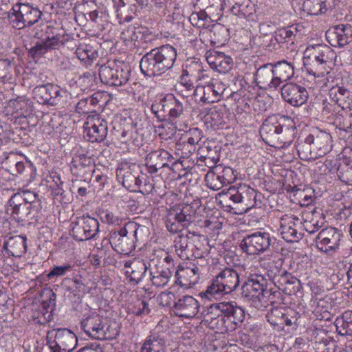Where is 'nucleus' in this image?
I'll use <instances>...</instances> for the list:
<instances>
[{"instance_id":"obj_1","label":"nucleus","mask_w":352,"mask_h":352,"mask_svg":"<svg viewBox=\"0 0 352 352\" xmlns=\"http://www.w3.org/2000/svg\"><path fill=\"white\" fill-rule=\"evenodd\" d=\"M6 212L16 221L22 224L38 221L42 210L39 195L29 190H19L12 195Z\"/></svg>"},{"instance_id":"obj_2","label":"nucleus","mask_w":352,"mask_h":352,"mask_svg":"<svg viewBox=\"0 0 352 352\" xmlns=\"http://www.w3.org/2000/svg\"><path fill=\"white\" fill-rule=\"evenodd\" d=\"M241 295L256 309L265 307L267 298L271 302H274L276 298L282 300L279 291L269 287L268 280L261 274H252L248 278L242 285Z\"/></svg>"},{"instance_id":"obj_3","label":"nucleus","mask_w":352,"mask_h":352,"mask_svg":"<svg viewBox=\"0 0 352 352\" xmlns=\"http://www.w3.org/2000/svg\"><path fill=\"white\" fill-rule=\"evenodd\" d=\"M176 57L175 49L169 45L153 49L142 56L141 72L147 76L161 75L173 66Z\"/></svg>"},{"instance_id":"obj_4","label":"nucleus","mask_w":352,"mask_h":352,"mask_svg":"<svg viewBox=\"0 0 352 352\" xmlns=\"http://www.w3.org/2000/svg\"><path fill=\"white\" fill-rule=\"evenodd\" d=\"M258 194L250 186L243 184L238 188L231 187L219 194L220 202L224 207L234 210L235 214L247 212L256 206Z\"/></svg>"},{"instance_id":"obj_5","label":"nucleus","mask_w":352,"mask_h":352,"mask_svg":"<svg viewBox=\"0 0 352 352\" xmlns=\"http://www.w3.org/2000/svg\"><path fill=\"white\" fill-rule=\"evenodd\" d=\"M335 52L327 45L317 44L307 47L303 57L306 71L314 76H323L331 69Z\"/></svg>"},{"instance_id":"obj_6","label":"nucleus","mask_w":352,"mask_h":352,"mask_svg":"<svg viewBox=\"0 0 352 352\" xmlns=\"http://www.w3.org/2000/svg\"><path fill=\"white\" fill-rule=\"evenodd\" d=\"M239 283L237 271L232 267H225L213 277L203 294L208 299L219 298L236 290Z\"/></svg>"},{"instance_id":"obj_7","label":"nucleus","mask_w":352,"mask_h":352,"mask_svg":"<svg viewBox=\"0 0 352 352\" xmlns=\"http://www.w3.org/2000/svg\"><path fill=\"white\" fill-rule=\"evenodd\" d=\"M201 239L204 240V237L195 232L177 235L174 240L176 254L184 260L204 257L206 251Z\"/></svg>"},{"instance_id":"obj_8","label":"nucleus","mask_w":352,"mask_h":352,"mask_svg":"<svg viewBox=\"0 0 352 352\" xmlns=\"http://www.w3.org/2000/svg\"><path fill=\"white\" fill-rule=\"evenodd\" d=\"M42 12L32 4L17 3L9 13V21L12 28L21 30L38 22Z\"/></svg>"},{"instance_id":"obj_9","label":"nucleus","mask_w":352,"mask_h":352,"mask_svg":"<svg viewBox=\"0 0 352 352\" xmlns=\"http://www.w3.org/2000/svg\"><path fill=\"white\" fill-rule=\"evenodd\" d=\"M195 210L189 204L175 206L170 208L166 217V227L170 232H181L193 221Z\"/></svg>"},{"instance_id":"obj_10","label":"nucleus","mask_w":352,"mask_h":352,"mask_svg":"<svg viewBox=\"0 0 352 352\" xmlns=\"http://www.w3.org/2000/svg\"><path fill=\"white\" fill-rule=\"evenodd\" d=\"M234 309L229 314H220L206 327L218 333L232 332L243 322L245 316V310L239 305H234Z\"/></svg>"},{"instance_id":"obj_11","label":"nucleus","mask_w":352,"mask_h":352,"mask_svg":"<svg viewBox=\"0 0 352 352\" xmlns=\"http://www.w3.org/2000/svg\"><path fill=\"white\" fill-rule=\"evenodd\" d=\"M99 222L89 215L77 217L70 224L72 236L76 241L94 239L99 232Z\"/></svg>"},{"instance_id":"obj_12","label":"nucleus","mask_w":352,"mask_h":352,"mask_svg":"<svg viewBox=\"0 0 352 352\" xmlns=\"http://www.w3.org/2000/svg\"><path fill=\"white\" fill-rule=\"evenodd\" d=\"M342 232L334 227H327L321 230L316 239L318 250L328 255L333 256L340 249Z\"/></svg>"},{"instance_id":"obj_13","label":"nucleus","mask_w":352,"mask_h":352,"mask_svg":"<svg viewBox=\"0 0 352 352\" xmlns=\"http://www.w3.org/2000/svg\"><path fill=\"white\" fill-rule=\"evenodd\" d=\"M271 242L270 233L258 231L245 236L242 239L240 247L248 254L258 255L270 249Z\"/></svg>"},{"instance_id":"obj_14","label":"nucleus","mask_w":352,"mask_h":352,"mask_svg":"<svg viewBox=\"0 0 352 352\" xmlns=\"http://www.w3.org/2000/svg\"><path fill=\"white\" fill-rule=\"evenodd\" d=\"M107 322V320L100 315H91L82 320L81 328L92 338L107 340L110 337L108 335L109 326Z\"/></svg>"},{"instance_id":"obj_15","label":"nucleus","mask_w":352,"mask_h":352,"mask_svg":"<svg viewBox=\"0 0 352 352\" xmlns=\"http://www.w3.org/2000/svg\"><path fill=\"white\" fill-rule=\"evenodd\" d=\"M141 170L140 167L136 164H122L120 167L116 170V176L124 187L128 190L137 192L138 188L140 187V179Z\"/></svg>"},{"instance_id":"obj_16","label":"nucleus","mask_w":352,"mask_h":352,"mask_svg":"<svg viewBox=\"0 0 352 352\" xmlns=\"http://www.w3.org/2000/svg\"><path fill=\"white\" fill-rule=\"evenodd\" d=\"M85 131L92 142H100L107 134V123L98 114L89 116L84 124Z\"/></svg>"},{"instance_id":"obj_17","label":"nucleus","mask_w":352,"mask_h":352,"mask_svg":"<svg viewBox=\"0 0 352 352\" xmlns=\"http://www.w3.org/2000/svg\"><path fill=\"white\" fill-rule=\"evenodd\" d=\"M76 344L77 337L74 333L67 329H59L49 346L52 352H72Z\"/></svg>"},{"instance_id":"obj_18","label":"nucleus","mask_w":352,"mask_h":352,"mask_svg":"<svg viewBox=\"0 0 352 352\" xmlns=\"http://www.w3.org/2000/svg\"><path fill=\"white\" fill-rule=\"evenodd\" d=\"M199 302L197 299L191 296L185 295L174 302L172 311L177 317L192 318L199 312Z\"/></svg>"},{"instance_id":"obj_19","label":"nucleus","mask_w":352,"mask_h":352,"mask_svg":"<svg viewBox=\"0 0 352 352\" xmlns=\"http://www.w3.org/2000/svg\"><path fill=\"white\" fill-rule=\"evenodd\" d=\"M326 38L333 47H344L352 41V25L339 24L326 32Z\"/></svg>"},{"instance_id":"obj_20","label":"nucleus","mask_w":352,"mask_h":352,"mask_svg":"<svg viewBox=\"0 0 352 352\" xmlns=\"http://www.w3.org/2000/svg\"><path fill=\"white\" fill-rule=\"evenodd\" d=\"M282 124V117L279 118L276 116L268 117L263 122L260 128V135L263 140L271 146H274V144L278 141L276 135L278 132V129Z\"/></svg>"},{"instance_id":"obj_21","label":"nucleus","mask_w":352,"mask_h":352,"mask_svg":"<svg viewBox=\"0 0 352 352\" xmlns=\"http://www.w3.org/2000/svg\"><path fill=\"white\" fill-rule=\"evenodd\" d=\"M299 218L295 215L285 214L280 218L279 231L284 240L287 242H295L302 238L301 233L296 229Z\"/></svg>"},{"instance_id":"obj_22","label":"nucleus","mask_w":352,"mask_h":352,"mask_svg":"<svg viewBox=\"0 0 352 352\" xmlns=\"http://www.w3.org/2000/svg\"><path fill=\"white\" fill-rule=\"evenodd\" d=\"M173 157L164 149H158L147 154L145 162L149 173H156L158 170L168 166V162L172 161Z\"/></svg>"},{"instance_id":"obj_23","label":"nucleus","mask_w":352,"mask_h":352,"mask_svg":"<svg viewBox=\"0 0 352 352\" xmlns=\"http://www.w3.org/2000/svg\"><path fill=\"white\" fill-rule=\"evenodd\" d=\"M224 0H197L195 8L201 10L211 21L217 22L223 14Z\"/></svg>"},{"instance_id":"obj_24","label":"nucleus","mask_w":352,"mask_h":352,"mask_svg":"<svg viewBox=\"0 0 352 352\" xmlns=\"http://www.w3.org/2000/svg\"><path fill=\"white\" fill-rule=\"evenodd\" d=\"M295 134L296 126L293 120L288 117H282V124L276 135V138H278V140L274 147H287L294 141Z\"/></svg>"},{"instance_id":"obj_25","label":"nucleus","mask_w":352,"mask_h":352,"mask_svg":"<svg viewBox=\"0 0 352 352\" xmlns=\"http://www.w3.org/2000/svg\"><path fill=\"white\" fill-rule=\"evenodd\" d=\"M60 45V38L57 36H47L45 39L37 41L34 46L28 50V55L34 60H37L47 52L58 49Z\"/></svg>"},{"instance_id":"obj_26","label":"nucleus","mask_w":352,"mask_h":352,"mask_svg":"<svg viewBox=\"0 0 352 352\" xmlns=\"http://www.w3.org/2000/svg\"><path fill=\"white\" fill-rule=\"evenodd\" d=\"M123 71L120 72L113 69L110 65H102L99 69V76L101 82L110 87L122 86L127 81L126 75L122 74ZM125 74H126L125 73Z\"/></svg>"},{"instance_id":"obj_27","label":"nucleus","mask_w":352,"mask_h":352,"mask_svg":"<svg viewBox=\"0 0 352 352\" xmlns=\"http://www.w3.org/2000/svg\"><path fill=\"white\" fill-rule=\"evenodd\" d=\"M3 248L8 256L21 257L27 252V238L15 235L4 240Z\"/></svg>"},{"instance_id":"obj_28","label":"nucleus","mask_w":352,"mask_h":352,"mask_svg":"<svg viewBox=\"0 0 352 352\" xmlns=\"http://www.w3.org/2000/svg\"><path fill=\"white\" fill-rule=\"evenodd\" d=\"M206 60L210 67L219 73H227L233 65L232 57L221 52H211Z\"/></svg>"},{"instance_id":"obj_29","label":"nucleus","mask_w":352,"mask_h":352,"mask_svg":"<svg viewBox=\"0 0 352 352\" xmlns=\"http://www.w3.org/2000/svg\"><path fill=\"white\" fill-rule=\"evenodd\" d=\"M309 140L313 144L318 158L323 157L331 151V136L325 131H320L309 135Z\"/></svg>"},{"instance_id":"obj_30","label":"nucleus","mask_w":352,"mask_h":352,"mask_svg":"<svg viewBox=\"0 0 352 352\" xmlns=\"http://www.w3.org/2000/svg\"><path fill=\"white\" fill-rule=\"evenodd\" d=\"M234 305H237L235 302H221L212 304L206 310L202 320V324L204 326L211 323L214 319H217L220 314H229L234 309Z\"/></svg>"},{"instance_id":"obj_31","label":"nucleus","mask_w":352,"mask_h":352,"mask_svg":"<svg viewBox=\"0 0 352 352\" xmlns=\"http://www.w3.org/2000/svg\"><path fill=\"white\" fill-rule=\"evenodd\" d=\"M202 71V67L199 62H191L190 64H186L185 69L183 70V74L180 76V84L190 88L194 87V81H197L199 78V73ZM205 88V85H197L195 88Z\"/></svg>"},{"instance_id":"obj_32","label":"nucleus","mask_w":352,"mask_h":352,"mask_svg":"<svg viewBox=\"0 0 352 352\" xmlns=\"http://www.w3.org/2000/svg\"><path fill=\"white\" fill-rule=\"evenodd\" d=\"M174 272V267L162 265H155L151 268L150 275L152 284L157 287H163L170 281Z\"/></svg>"},{"instance_id":"obj_33","label":"nucleus","mask_w":352,"mask_h":352,"mask_svg":"<svg viewBox=\"0 0 352 352\" xmlns=\"http://www.w3.org/2000/svg\"><path fill=\"white\" fill-rule=\"evenodd\" d=\"M255 82L258 88H265V85L270 87H278L273 71V65L265 64L259 67L255 75Z\"/></svg>"},{"instance_id":"obj_34","label":"nucleus","mask_w":352,"mask_h":352,"mask_svg":"<svg viewBox=\"0 0 352 352\" xmlns=\"http://www.w3.org/2000/svg\"><path fill=\"white\" fill-rule=\"evenodd\" d=\"M302 7L309 14L318 15L334 8L336 6L333 1L329 0H305Z\"/></svg>"},{"instance_id":"obj_35","label":"nucleus","mask_w":352,"mask_h":352,"mask_svg":"<svg viewBox=\"0 0 352 352\" xmlns=\"http://www.w3.org/2000/svg\"><path fill=\"white\" fill-rule=\"evenodd\" d=\"M166 342L164 337L158 333L148 336L143 342L140 352H165Z\"/></svg>"},{"instance_id":"obj_36","label":"nucleus","mask_w":352,"mask_h":352,"mask_svg":"<svg viewBox=\"0 0 352 352\" xmlns=\"http://www.w3.org/2000/svg\"><path fill=\"white\" fill-rule=\"evenodd\" d=\"M110 243L111 247L116 252L122 254L128 255L135 249L133 237L120 238L119 236L118 239H116V236H111L109 241L107 239H104L102 243Z\"/></svg>"},{"instance_id":"obj_37","label":"nucleus","mask_w":352,"mask_h":352,"mask_svg":"<svg viewBox=\"0 0 352 352\" xmlns=\"http://www.w3.org/2000/svg\"><path fill=\"white\" fill-rule=\"evenodd\" d=\"M283 98L293 106H300L306 102L309 94L307 89H280Z\"/></svg>"},{"instance_id":"obj_38","label":"nucleus","mask_w":352,"mask_h":352,"mask_svg":"<svg viewBox=\"0 0 352 352\" xmlns=\"http://www.w3.org/2000/svg\"><path fill=\"white\" fill-rule=\"evenodd\" d=\"M338 333L341 336H352V310H346L335 320Z\"/></svg>"},{"instance_id":"obj_39","label":"nucleus","mask_w":352,"mask_h":352,"mask_svg":"<svg viewBox=\"0 0 352 352\" xmlns=\"http://www.w3.org/2000/svg\"><path fill=\"white\" fill-rule=\"evenodd\" d=\"M208 34L210 38V42L214 45H223L228 38V30L225 26L221 24L213 25L211 29H205L200 32L199 36L201 41V35Z\"/></svg>"},{"instance_id":"obj_40","label":"nucleus","mask_w":352,"mask_h":352,"mask_svg":"<svg viewBox=\"0 0 352 352\" xmlns=\"http://www.w3.org/2000/svg\"><path fill=\"white\" fill-rule=\"evenodd\" d=\"M336 346L335 341L323 331H320V335L317 333L313 342L316 352H336Z\"/></svg>"},{"instance_id":"obj_41","label":"nucleus","mask_w":352,"mask_h":352,"mask_svg":"<svg viewBox=\"0 0 352 352\" xmlns=\"http://www.w3.org/2000/svg\"><path fill=\"white\" fill-rule=\"evenodd\" d=\"M230 1L233 3L230 8L231 12L239 17L250 19L255 12L254 6L250 0H230Z\"/></svg>"},{"instance_id":"obj_42","label":"nucleus","mask_w":352,"mask_h":352,"mask_svg":"<svg viewBox=\"0 0 352 352\" xmlns=\"http://www.w3.org/2000/svg\"><path fill=\"white\" fill-rule=\"evenodd\" d=\"M273 71L277 87L286 82L294 75V67L285 61L279 62L273 65Z\"/></svg>"},{"instance_id":"obj_43","label":"nucleus","mask_w":352,"mask_h":352,"mask_svg":"<svg viewBox=\"0 0 352 352\" xmlns=\"http://www.w3.org/2000/svg\"><path fill=\"white\" fill-rule=\"evenodd\" d=\"M135 1V0H113L118 17L126 21H131L133 16L131 14H126V7L127 6L130 14H135L137 9Z\"/></svg>"},{"instance_id":"obj_44","label":"nucleus","mask_w":352,"mask_h":352,"mask_svg":"<svg viewBox=\"0 0 352 352\" xmlns=\"http://www.w3.org/2000/svg\"><path fill=\"white\" fill-rule=\"evenodd\" d=\"M296 150L299 157L305 161L315 160L318 158L317 153L313 146V144L309 140V135L305 138L303 142L297 143Z\"/></svg>"},{"instance_id":"obj_45","label":"nucleus","mask_w":352,"mask_h":352,"mask_svg":"<svg viewBox=\"0 0 352 352\" xmlns=\"http://www.w3.org/2000/svg\"><path fill=\"white\" fill-rule=\"evenodd\" d=\"M145 31L146 29L142 26L129 25L122 30L121 38L125 42H134V45H135L136 42L143 39Z\"/></svg>"},{"instance_id":"obj_46","label":"nucleus","mask_w":352,"mask_h":352,"mask_svg":"<svg viewBox=\"0 0 352 352\" xmlns=\"http://www.w3.org/2000/svg\"><path fill=\"white\" fill-rule=\"evenodd\" d=\"M180 277L184 279L183 285L188 286L195 285L199 279V268L195 264H190V266L182 267L180 270Z\"/></svg>"},{"instance_id":"obj_47","label":"nucleus","mask_w":352,"mask_h":352,"mask_svg":"<svg viewBox=\"0 0 352 352\" xmlns=\"http://www.w3.org/2000/svg\"><path fill=\"white\" fill-rule=\"evenodd\" d=\"M220 169L221 167H214L212 170L208 172L205 176L207 186L213 190H218L227 185L222 181V177L218 172Z\"/></svg>"},{"instance_id":"obj_48","label":"nucleus","mask_w":352,"mask_h":352,"mask_svg":"<svg viewBox=\"0 0 352 352\" xmlns=\"http://www.w3.org/2000/svg\"><path fill=\"white\" fill-rule=\"evenodd\" d=\"M285 311L284 307H276L271 309L266 315L267 320L278 331L283 330V317Z\"/></svg>"},{"instance_id":"obj_49","label":"nucleus","mask_w":352,"mask_h":352,"mask_svg":"<svg viewBox=\"0 0 352 352\" xmlns=\"http://www.w3.org/2000/svg\"><path fill=\"white\" fill-rule=\"evenodd\" d=\"M147 267L143 260H133V267L129 275L130 280L135 284L139 283L144 278Z\"/></svg>"},{"instance_id":"obj_50","label":"nucleus","mask_w":352,"mask_h":352,"mask_svg":"<svg viewBox=\"0 0 352 352\" xmlns=\"http://www.w3.org/2000/svg\"><path fill=\"white\" fill-rule=\"evenodd\" d=\"M289 276H293L292 274L287 272L286 270L276 267V272L273 276V283L276 287L274 290H278L281 294L280 289L290 280Z\"/></svg>"},{"instance_id":"obj_51","label":"nucleus","mask_w":352,"mask_h":352,"mask_svg":"<svg viewBox=\"0 0 352 352\" xmlns=\"http://www.w3.org/2000/svg\"><path fill=\"white\" fill-rule=\"evenodd\" d=\"M51 316V313L46 309L45 303L43 302L41 307L32 310L31 318L35 324L44 325L50 320Z\"/></svg>"},{"instance_id":"obj_52","label":"nucleus","mask_w":352,"mask_h":352,"mask_svg":"<svg viewBox=\"0 0 352 352\" xmlns=\"http://www.w3.org/2000/svg\"><path fill=\"white\" fill-rule=\"evenodd\" d=\"M296 28L293 27H287L278 29L274 32V38L279 44H283L293 41L295 34L294 30Z\"/></svg>"},{"instance_id":"obj_53","label":"nucleus","mask_w":352,"mask_h":352,"mask_svg":"<svg viewBox=\"0 0 352 352\" xmlns=\"http://www.w3.org/2000/svg\"><path fill=\"white\" fill-rule=\"evenodd\" d=\"M337 174L340 181L347 185H352V165L345 162L340 164Z\"/></svg>"},{"instance_id":"obj_54","label":"nucleus","mask_w":352,"mask_h":352,"mask_svg":"<svg viewBox=\"0 0 352 352\" xmlns=\"http://www.w3.org/2000/svg\"><path fill=\"white\" fill-rule=\"evenodd\" d=\"M314 304L316 305L314 311L316 314L320 313L322 316L320 319L328 320L330 318L331 314L328 311L329 303L324 298H316L314 300Z\"/></svg>"},{"instance_id":"obj_55","label":"nucleus","mask_w":352,"mask_h":352,"mask_svg":"<svg viewBox=\"0 0 352 352\" xmlns=\"http://www.w3.org/2000/svg\"><path fill=\"white\" fill-rule=\"evenodd\" d=\"M34 98L38 103L55 105V97L50 95L49 89H34Z\"/></svg>"},{"instance_id":"obj_56","label":"nucleus","mask_w":352,"mask_h":352,"mask_svg":"<svg viewBox=\"0 0 352 352\" xmlns=\"http://www.w3.org/2000/svg\"><path fill=\"white\" fill-rule=\"evenodd\" d=\"M189 21L192 25L199 28H204L207 23L212 22L205 13L199 10L190 15Z\"/></svg>"},{"instance_id":"obj_57","label":"nucleus","mask_w":352,"mask_h":352,"mask_svg":"<svg viewBox=\"0 0 352 352\" xmlns=\"http://www.w3.org/2000/svg\"><path fill=\"white\" fill-rule=\"evenodd\" d=\"M328 91L331 100L341 106L342 102H346V98L349 97L348 89H325Z\"/></svg>"},{"instance_id":"obj_58","label":"nucleus","mask_w":352,"mask_h":352,"mask_svg":"<svg viewBox=\"0 0 352 352\" xmlns=\"http://www.w3.org/2000/svg\"><path fill=\"white\" fill-rule=\"evenodd\" d=\"M140 179H141V182H140V187L138 188L137 192H140L142 194H149L151 192L154 188L153 178L141 173Z\"/></svg>"},{"instance_id":"obj_59","label":"nucleus","mask_w":352,"mask_h":352,"mask_svg":"<svg viewBox=\"0 0 352 352\" xmlns=\"http://www.w3.org/2000/svg\"><path fill=\"white\" fill-rule=\"evenodd\" d=\"M95 52L92 51L91 47L87 45H80L76 50L77 57L81 60L86 62L95 58Z\"/></svg>"},{"instance_id":"obj_60","label":"nucleus","mask_w":352,"mask_h":352,"mask_svg":"<svg viewBox=\"0 0 352 352\" xmlns=\"http://www.w3.org/2000/svg\"><path fill=\"white\" fill-rule=\"evenodd\" d=\"M176 127L170 124L160 126L157 129L159 135L164 140H171L174 138L176 134Z\"/></svg>"},{"instance_id":"obj_61","label":"nucleus","mask_w":352,"mask_h":352,"mask_svg":"<svg viewBox=\"0 0 352 352\" xmlns=\"http://www.w3.org/2000/svg\"><path fill=\"white\" fill-rule=\"evenodd\" d=\"M151 109L152 113L155 114L158 119H164L167 113L164 96L160 98L159 101L155 100L152 104Z\"/></svg>"},{"instance_id":"obj_62","label":"nucleus","mask_w":352,"mask_h":352,"mask_svg":"<svg viewBox=\"0 0 352 352\" xmlns=\"http://www.w3.org/2000/svg\"><path fill=\"white\" fill-rule=\"evenodd\" d=\"M216 167H221L220 170H218V172L222 177V181L227 185L234 182L236 179V174L232 168L229 166L223 167L221 165L217 166Z\"/></svg>"},{"instance_id":"obj_63","label":"nucleus","mask_w":352,"mask_h":352,"mask_svg":"<svg viewBox=\"0 0 352 352\" xmlns=\"http://www.w3.org/2000/svg\"><path fill=\"white\" fill-rule=\"evenodd\" d=\"M290 280L280 289L286 295L292 296L299 291L300 287V280L294 277L289 276Z\"/></svg>"},{"instance_id":"obj_64","label":"nucleus","mask_w":352,"mask_h":352,"mask_svg":"<svg viewBox=\"0 0 352 352\" xmlns=\"http://www.w3.org/2000/svg\"><path fill=\"white\" fill-rule=\"evenodd\" d=\"M72 265L69 263H65L63 265L54 266L50 272L47 274V276L49 279L54 277L63 276L68 272L72 271Z\"/></svg>"}]
</instances>
